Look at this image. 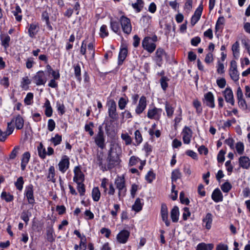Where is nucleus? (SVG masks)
Instances as JSON below:
<instances>
[{
  "mask_svg": "<svg viewBox=\"0 0 250 250\" xmlns=\"http://www.w3.org/2000/svg\"><path fill=\"white\" fill-rule=\"evenodd\" d=\"M24 181L22 177H19L15 183V186L17 189L21 191L23 188Z\"/></svg>",
  "mask_w": 250,
  "mask_h": 250,
  "instance_id": "13d9d810",
  "label": "nucleus"
},
{
  "mask_svg": "<svg viewBox=\"0 0 250 250\" xmlns=\"http://www.w3.org/2000/svg\"><path fill=\"white\" fill-rule=\"evenodd\" d=\"M179 210L177 206H174L170 211V217L172 221L176 223L179 220Z\"/></svg>",
  "mask_w": 250,
  "mask_h": 250,
  "instance_id": "c756f323",
  "label": "nucleus"
},
{
  "mask_svg": "<svg viewBox=\"0 0 250 250\" xmlns=\"http://www.w3.org/2000/svg\"><path fill=\"white\" fill-rule=\"evenodd\" d=\"M162 113L163 109L162 108L156 107H149L147 110L146 116L150 120L159 121L161 119Z\"/></svg>",
  "mask_w": 250,
  "mask_h": 250,
  "instance_id": "423d86ee",
  "label": "nucleus"
},
{
  "mask_svg": "<svg viewBox=\"0 0 250 250\" xmlns=\"http://www.w3.org/2000/svg\"><path fill=\"white\" fill-rule=\"evenodd\" d=\"M181 176V173L180 170L178 169L173 170L171 173V181L172 183L176 182L177 179H180Z\"/></svg>",
  "mask_w": 250,
  "mask_h": 250,
  "instance_id": "603ef678",
  "label": "nucleus"
},
{
  "mask_svg": "<svg viewBox=\"0 0 250 250\" xmlns=\"http://www.w3.org/2000/svg\"><path fill=\"white\" fill-rule=\"evenodd\" d=\"M154 41L149 37L144 38L142 43L143 48L150 53L153 52L156 47V44L154 42Z\"/></svg>",
  "mask_w": 250,
  "mask_h": 250,
  "instance_id": "0eeeda50",
  "label": "nucleus"
},
{
  "mask_svg": "<svg viewBox=\"0 0 250 250\" xmlns=\"http://www.w3.org/2000/svg\"><path fill=\"white\" fill-rule=\"evenodd\" d=\"M33 82L37 85H44L47 79L44 72L40 70L38 71L32 78Z\"/></svg>",
  "mask_w": 250,
  "mask_h": 250,
  "instance_id": "1a4fd4ad",
  "label": "nucleus"
},
{
  "mask_svg": "<svg viewBox=\"0 0 250 250\" xmlns=\"http://www.w3.org/2000/svg\"><path fill=\"white\" fill-rule=\"evenodd\" d=\"M214 247L212 244L201 243L197 245L196 250H212Z\"/></svg>",
  "mask_w": 250,
  "mask_h": 250,
  "instance_id": "ea45409f",
  "label": "nucleus"
},
{
  "mask_svg": "<svg viewBox=\"0 0 250 250\" xmlns=\"http://www.w3.org/2000/svg\"><path fill=\"white\" fill-rule=\"evenodd\" d=\"M94 127V124L93 122H90L88 124L85 125L84 129L86 132H88L90 136H92L94 135V132L92 127Z\"/></svg>",
  "mask_w": 250,
  "mask_h": 250,
  "instance_id": "680f3d73",
  "label": "nucleus"
},
{
  "mask_svg": "<svg viewBox=\"0 0 250 250\" xmlns=\"http://www.w3.org/2000/svg\"><path fill=\"white\" fill-rule=\"evenodd\" d=\"M37 151L39 156L42 159L45 158L46 156V151L45 148L44 147L42 143H40L37 146Z\"/></svg>",
  "mask_w": 250,
  "mask_h": 250,
  "instance_id": "f704fd0d",
  "label": "nucleus"
},
{
  "mask_svg": "<svg viewBox=\"0 0 250 250\" xmlns=\"http://www.w3.org/2000/svg\"><path fill=\"white\" fill-rule=\"evenodd\" d=\"M169 79L164 76H163L160 80L161 86L163 90L166 91L168 87V82Z\"/></svg>",
  "mask_w": 250,
  "mask_h": 250,
  "instance_id": "de8ad7c7",
  "label": "nucleus"
},
{
  "mask_svg": "<svg viewBox=\"0 0 250 250\" xmlns=\"http://www.w3.org/2000/svg\"><path fill=\"white\" fill-rule=\"evenodd\" d=\"M193 105L196 109V112L198 113H201L202 111V108L201 106V103L198 100H194L193 102Z\"/></svg>",
  "mask_w": 250,
  "mask_h": 250,
  "instance_id": "774afa93",
  "label": "nucleus"
},
{
  "mask_svg": "<svg viewBox=\"0 0 250 250\" xmlns=\"http://www.w3.org/2000/svg\"><path fill=\"white\" fill-rule=\"evenodd\" d=\"M128 98L127 97H126V98H124V97L120 98L119 100V101H118L119 108L121 110L124 109L125 108L126 105V104L128 103Z\"/></svg>",
  "mask_w": 250,
  "mask_h": 250,
  "instance_id": "09e8293b",
  "label": "nucleus"
},
{
  "mask_svg": "<svg viewBox=\"0 0 250 250\" xmlns=\"http://www.w3.org/2000/svg\"><path fill=\"white\" fill-rule=\"evenodd\" d=\"M77 184V189L81 196L84 195L85 189L84 185L82 183V182H76Z\"/></svg>",
  "mask_w": 250,
  "mask_h": 250,
  "instance_id": "e2e57ef3",
  "label": "nucleus"
},
{
  "mask_svg": "<svg viewBox=\"0 0 250 250\" xmlns=\"http://www.w3.org/2000/svg\"><path fill=\"white\" fill-rule=\"evenodd\" d=\"M232 51L234 57L236 59H238L239 57V43L238 42H236L232 46Z\"/></svg>",
  "mask_w": 250,
  "mask_h": 250,
  "instance_id": "37998d69",
  "label": "nucleus"
},
{
  "mask_svg": "<svg viewBox=\"0 0 250 250\" xmlns=\"http://www.w3.org/2000/svg\"><path fill=\"white\" fill-rule=\"evenodd\" d=\"M121 153V148L117 145H113L111 146L108 152V154L119 156Z\"/></svg>",
  "mask_w": 250,
  "mask_h": 250,
  "instance_id": "473e14b6",
  "label": "nucleus"
},
{
  "mask_svg": "<svg viewBox=\"0 0 250 250\" xmlns=\"http://www.w3.org/2000/svg\"><path fill=\"white\" fill-rule=\"evenodd\" d=\"M108 31L106 25H103L100 27V36L102 38H104L108 36Z\"/></svg>",
  "mask_w": 250,
  "mask_h": 250,
  "instance_id": "6e6d98bb",
  "label": "nucleus"
},
{
  "mask_svg": "<svg viewBox=\"0 0 250 250\" xmlns=\"http://www.w3.org/2000/svg\"><path fill=\"white\" fill-rule=\"evenodd\" d=\"M1 45L6 49L9 46V42L11 40L10 37L7 34H3L0 36Z\"/></svg>",
  "mask_w": 250,
  "mask_h": 250,
  "instance_id": "4c0bfd02",
  "label": "nucleus"
},
{
  "mask_svg": "<svg viewBox=\"0 0 250 250\" xmlns=\"http://www.w3.org/2000/svg\"><path fill=\"white\" fill-rule=\"evenodd\" d=\"M33 93L29 92L26 94L25 98L24 99V103L26 105H31L33 103Z\"/></svg>",
  "mask_w": 250,
  "mask_h": 250,
  "instance_id": "3c124183",
  "label": "nucleus"
},
{
  "mask_svg": "<svg viewBox=\"0 0 250 250\" xmlns=\"http://www.w3.org/2000/svg\"><path fill=\"white\" fill-rule=\"evenodd\" d=\"M239 164L242 168L248 169L250 167V159L247 156H241L239 159Z\"/></svg>",
  "mask_w": 250,
  "mask_h": 250,
  "instance_id": "b1692460",
  "label": "nucleus"
},
{
  "mask_svg": "<svg viewBox=\"0 0 250 250\" xmlns=\"http://www.w3.org/2000/svg\"><path fill=\"white\" fill-rule=\"evenodd\" d=\"M54 230L52 227L47 228L46 235L47 239L49 242H52L54 240L53 237Z\"/></svg>",
  "mask_w": 250,
  "mask_h": 250,
  "instance_id": "4d7b16f0",
  "label": "nucleus"
},
{
  "mask_svg": "<svg viewBox=\"0 0 250 250\" xmlns=\"http://www.w3.org/2000/svg\"><path fill=\"white\" fill-rule=\"evenodd\" d=\"M155 178V174L152 170H149L145 176V179L149 183H151Z\"/></svg>",
  "mask_w": 250,
  "mask_h": 250,
  "instance_id": "052dcab7",
  "label": "nucleus"
},
{
  "mask_svg": "<svg viewBox=\"0 0 250 250\" xmlns=\"http://www.w3.org/2000/svg\"><path fill=\"white\" fill-rule=\"evenodd\" d=\"M74 176L73 181L75 182H83L84 179V176L81 170L80 166H76L74 168Z\"/></svg>",
  "mask_w": 250,
  "mask_h": 250,
  "instance_id": "6ab92c4d",
  "label": "nucleus"
},
{
  "mask_svg": "<svg viewBox=\"0 0 250 250\" xmlns=\"http://www.w3.org/2000/svg\"><path fill=\"white\" fill-rule=\"evenodd\" d=\"M147 105L146 98L145 96H142L139 100L138 104L135 108V113L137 115H140L146 109Z\"/></svg>",
  "mask_w": 250,
  "mask_h": 250,
  "instance_id": "f8f14e48",
  "label": "nucleus"
},
{
  "mask_svg": "<svg viewBox=\"0 0 250 250\" xmlns=\"http://www.w3.org/2000/svg\"><path fill=\"white\" fill-rule=\"evenodd\" d=\"M56 108L59 114L62 115L65 112V106L62 102L57 101L56 103Z\"/></svg>",
  "mask_w": 250,
  "mask_h": 250,
  "instance_id": "49530a36",
  "label": "nucleus"
},
{
  "mask_svg": "<svg viewBox=\"0 0 250 250\" xmlns=\"http://www.w3.org/2000/svg\"><path fill=\"white\" fill-rule=\"evenodd\" d=\"M203 10V6L201 4L195 10L194 14L191 18L190 23L192 26H194L200 19Z\"/></svg>",
  "mask_w": 250,
  "mask_h": 250,
  "instance_id": "dca6fc26",
  "label": "nucleus"
},
{
  "mask_svg": "<svg viewBox=\"0 0 250 250\" xmlns=\"http://www.w3.org/2000/svg\"><path fill=\"white\" fill-rule=\"evenodd\" d=\"M193 132L191 129L188 126H185L181 132L182 139L185 144H189L192 137Z\"/></svg>",
  "mask_w": 250,
  "mask_h": 250,
  "instance_id": "9d476101",
  "label": "nucleus"
},
{
  "mask_svg": "<svg viewBox=\"0 0 250 250\" xmlns=\"http://www.w3.org/2000/svg\"><path fill=\"white\" fill-rule=\"evenodd\" d=\"M160 214L163 221H164L167 227H169L170 222L168 219V208L166 204H161Z\"/></svg>",
  "mask_w": 250,
  "mask_h": 250,
  "instance_id": "2eb2a0df",
  "label": "nucleus"
},
{
  "mask_svg": "<svg viewBox=\"0 0 250 250\" xmlns=\"http://www.w3.org/2000/svg\"><path fill=\"white\" fill-rule=\"evenodd\" d=\"M106 105L108 107V115L110 120L109 121H105L104 124H105V130L107 133L109 131L108 128L109 126V124L112 125L115 121L119 119V115L117 111V105L116 102L113 100H110L107 101Z\"/></svg>",
  "mask_w": 250,
  "mask_h": 250,
  "instance_id": "f257e3e1",
  "label": "nucleus"
},
{
  "mask_svg": "<svg viewBox=\"0 0 250 250\" xmlns=\"http://www.w3.org/2000/svg\"><path fill=\"white\" fill-rule=\"evenodd\" d=\"M134 139L135 141L134 145L136 146L139 145L143 141L142 135L139 130H136L134 132Z\"/></svg>",
  "mask_w": 250,
  "mask_h": 250,
  "instance_id": "a18cd8bd",
  "label": "nucleus"
},
{
  "mask_svg": "<svg viewBox=\"0 0 250 250\" xmlns=\"http://www.w3.org/2000/svg\"><path fill=\"white\" fill-rule=\"evenodd\" d=\"M229 74L231 79L234 82H237L239 79V74L237 70L236 62L232 61L230 62V67L229 70Z\"/></svg>",
  "mask_w": 250,
  "mask_h": 250,
  "instance_id": "ddd939ff",
  "label": "nucleus"
},
{
  "mask_svg": "<svg viewBox=\"0 0 250 250\" xmlns=\"http://www.w3.org/2000/svg\"><path fill=\"white\" fill-rule=\"evenodd\" d=\"M223 93L226 102L233 105L234 104V100L231 89L229 87H227Z\"/></svg>",
  "mask_w": 250,
  "mask_h": 250,
  "instance_id": "aec40b11",
  "label": "nucleus"
},
{
  "mask_svg": "<svg viewBox=\"0 0 250 250\" xmlns=\"http://www.w3.org/2000/svg\"><path fill=\"white\" fill-rule=\"evenodd\" d=\"M11 121L15 124L17 129L22 128L24 125V120L20 115L14 117Z\"/></svg>",
  "mask_w": 250,
  "mask_h": 250,
  "instance_id": "393cba45",
  "label": "nucleus"
},
{
  "mask_svg": "<svg viewBox=\"0 0 250 250\" xmlns=\"http://www.w3.org/2000/svg\"><path fill=\"white\" fill-rule=\"evenodd\" d=\"M43 107H45L44 113L46 116L47 117H51L53 113V109L49 100L46 99Z\"/></svg>",
  "mask_w": 250,
  "mask_h": 250,
  "instance_id": "2f4dec72",
  "label": "nucleus"
},
{
  "mask_svg": "<svg viewBox=\"0 0 250 250\" xmlns=\"http://www.w3.org/2000/svg\"><path fill=\"white\" fill-rule=\"evenodd\" d=\"M236 149L239 155H242L244 151V145L243 143L239 142L236 144Z\"/></svg>",
  "mask_w": 250,
  "mask_h": 250,
  "instance_id": "69168bd1",
  "label": "nucleus"
},
{
  "mask_svg": "<svg viewBox=\"0 0 250 250\" xmlns=\"http://www.w3.org/2000/svg\"><path fill=\"white\" fill-rule=\"evenodd\" d=\"M133 9L137 13L141 12L144 7V2L143 0H137L135 3L131 4Z\"/></svg>",
  "mask_w": 250,
  "mask_h": 250,
  "instance_id": "58836bf2",
  "label": "nucleus"
},
{
  "mask_svg": "<svg viewBox=\"0 0 250 250\" xmlns=\"http://www.w3.org/2000/svg\"><path fill=\"white\" fill-rule=\"evenodd\" d=\"M74 68L75 76L78 81L80 82L82 80L81 78V69L79 63L74 64L73 65Z\"/></svg>",
  "mask_w": 250,
  "mask_h": 250,
  "instance_id": "e433bc0d",
  "label": "nucleus"
},
{
  "mask_svg": "<svg viewBox=\"0 0 250 250\" xmlns=\"http://www.w3.org/2000/svg\"><path fill=\"white\" fill-rule=\"evenodd\" d=\"M1 198L2 200H5L7 202H10L13 200L14 196L10 193H7L3 191L1 194Z\"/></svg>",
  "mask_w": 250,
  "mask_h": 250,
  "instance_id": "8fccbe9b",
  "label": "nucleus"
},
{
  "mask_svg": "<svg viewBox=\"0 0 250 250\" xmlns=\"http://www.w3.org/2000/svg\"><path fill=\"white\" fill-rule=\"evenodd\" d=\"M30 153L28 151L24 152L22 155L21 165V169L22 170H25V167L30 160Z\"/></svg>",
  "mask_w": 250,
  "mask_h": 250,
  "instance_id": "a878e982",
  "label": "nucleus"
},
{
  "mask_svg": "<svg viewBox=\"0 0 250 250\" xmlns=\"http://www.w3.org/2000/svg\"><path fill=\"white\" fill-rule=\"evenodd\" d=\"M110 27L115 33H118L120 31V26L118 22L111 19L110 21Z\"/></svg>",
  "mask_w": 250,
  "mask_h": 250,
  "instance_id": "79ce46f5",
  "label": "nucleus"
},
{
  "mask_svg": "<svg viewBox=\"0 0 250 250\" xmlns=\"http://www.w3.org/2000/svg\"><path fill=\"white\" fill-rule=\"evenodd\" d=\"M127 54V50L126 48H123L120 49L118 56V65H121L123 64Z\"/></svg>",
  "mask_w": 250,
  "mask_h": 250,
  "instance_id": "7c9ffc66",
  "label": "nucleus"
},
{
  "mask_svg": "<svg viewBox=\"0 0 250 250\" xmlns=\"http://www.w3.org/2000/svg\"><path fill=\"white\" fill-rule=\"evenodd\" d=\"M80 53L84 56L87 60L88 58L94 60L95 58V45L93 42H89L87 45L85 41H83L80 48Z\"/></svg>",
  "mask_w": 250,
  "mask_h": 250,
  "instance_id": "f03ea898",
  "label": "nucleus"
},
{
  "mask_svg": "<svg viewBox=\"0 0 250 250\" xmlns=\"http://www.w3.org/2000/svg\"><path fill=\"white\" fill-rule=\"evenodd\" d=\"M24 196L26 198L28 204L33 205L35 203L34 196V187L32 184H29L25 187Z\"/></svg>",
  "mask_w": 250,
  "mask_h": 250,
  "instance_id": "6e6552de",
  "label": "nucleus"
},
{
  "mask_svg": "<svg viewBox=\"0 0 250 250\" xmlns=\"http://www.w3.org/2000/svg\"><path fill=\"white\" fill-rule=\"evenodd\" d=\"M31 83V80L29 79L27 76L24 77L22 78L21 83V87L25 90H27L29 88V84Z\"/></svg>",
  "mask_w": 250,
  "mask_h": 250,
  "instance_id": "a19ab883",
  "label": "nucleus"
},
{
  "mask_svg": "<svg viewBox=\"0 0 250 250\" xmlns=\"http://www.w3.org/2000/svg\"><path fill=\"white\" fill-rule=\"evenodd\" d=\"M96 145L100 148L103 149L105 146V136L102 125L98 127V132L94 137Z\"/></svg>",
  "mask_w": 250,
  "mask_h": 250,
  "instance_id": "20e7f679",
  "label": "nucleus"
},
{
  "mask_svg": "<svg viewBox=\"0 0 250 250\" xmlns=\"http://www.w3.org/2000/svg\"><path fill=\"white\" fill-rule=\"evenodd\" d=\"M231 188V185L228 182H225L221 187V189L225 193H228Z\"/></svg>",
  "mask_w": 250,
  "mask_h": 250,
  "instance_id": "0e129e2a",
  "label": "nucleus"
},
{
  "mask_svg": "<svg viewBox=\"0 0 250 250\" xmlns=\"http://www.w3.org/2000/svg\"><path fill=\"white\" fill-rule=\"evenodd\" d=\"M104 155L103 153L97 154L96 158V163L103 171L107 170V166L103 164Z\"/></svg>",
  "mask_w": 250,
  "mask_h": 250,
  "instance_id": "c85d7f7f",
  "label": "nucleus"
},
{
  "mask_svg": "<svg viewBox=\"0 0 250 250\" xmlns=\"http://www.w3.org/2000/svg\"><path fill=\"white\" fill-rule=\"evenodd\" d=\"M165 110L167 116L169 118L172 117L174 112V108L168 103H166L165 104Z\"/></svg>",
  "mask_w": 250,
  "mask_h": 250,
  "instance_id": "864d4df0",
  "label": "nucleus"
},
{
  "mask_svg": "<svg viewBox=\"0 0 250 250\" xmlns=\"http://www.w3.org/2000/svg\"><path fill=\"white\" fill-rule=\"evenodd\" d=\"M212 215L210 213H208L205 217H203V226H204L206 229H210L211 228V225L213 220Z\"/></svg>",
  "mask_w": 250,
  "mask_h": 250,
  "instance_id": "5701e85b",
  "label": "nucleus"
},
{
  "mask_svg": "<svg viewBox=\"0 0 250 250\" xmlns=\"http://www.w3.org/2000/svg\"><path fill=\"white\" fill-rule=\"evenodd\" d=\"M14 130V126L13 122L11 121L10 122H8L7 129L5 131V132H6L7 135L9 136L11 134L13 133Z\"/></svg>",
  "mask_w": 250,
  "mask_h": 250,
  "instance_id": "338daca9",
  "label": "nucleus"
},
{
  "mask_svg": "<svg viewBox=\"0 0 250 250\" xmlns=\"http://www.w3.org/2000/svg\"><path fill=\"white\" fill-rule=\"evenodd\" d=\"M62 141V137L58 134H56L54 137H52L50 139L51 142L55 146L60 144Z\"/></svg>",
  "mask_w": 250,
  "mask_h": 250,
  "instance_id": "5fc2aeb1",
  "label": "nucleus"
},
{
  "mask_svg": "<svg viewBox=\"0 0 250 250\" xmlns=\"http://www.w3.org/2000/svg\"><path fill=\"white\" fill-rule=\"evenodd\" d=\"M101 197V192L98 187H94L92 191V197L95 202H98Z\"/></svg>",
  "mask_w": 250,
  "mask_h": 250,
  "instance_id": "c03bdc74",
  "label": "nucleus"
},
{
  "mask_svg": "<svg viewBox=\"0 0 250 250\" xmlns=\"http://www.w3.org/2000/svg\"><path fill=\"white\" fill-rule=\"evenodd\" d=\"M40 30V27L38 23H31L29 25L28 28V33L29 36L31 38H34Z\"/></svg>",
  "mask_w": 250,
  "mask_h": 250,
  "instance_id": "4be33fe9",
  "label": "nucleus"
},
{
  "mask_svg": "<svg viewBox=\"0 0 250 250\" xmlns=\"http://www.w3.org/2000/svg\"><path fill=\"white\" fill-rule=\"evenodd\" d=\"M69 158L67 155H63L58 165V169L62 173H64L69 168Z\"/></svg>",
  "mask_w": 250,
  "mask_h": 250,
  "instance_id": "9b49d317",
  "label": "nucleus"
},
{
  "mask_svg": "<svg viewBox=\"0 0 250 250\" xmlns=\"http://www.w3.org/2000/svg\"><path fill=\"white\" fill-rule=\"evenodd\" d=\"M204 102L208 106L213 108L215 107L214 98L211 92H208L204 95Z\"/></svg>",
  "mask_w": 250,
  "mask_h": 250,
  "instance_id": "412c9836",
  "label": "nucleus"
},
{
  "mask_svg": "<svg viewBox=\"0 0 250 250\" xmlns=\"http://www.w3.org/2000/svg\"><path fill=\"white\" fill-rule=\"evenodd\" d=\"M144 205V200L140 198H137L132 206V209L137 212H138L142 209Z\"/></svg>",
  "mask_w": 250,
  "mask_h": 250,
  "instance_id": "bb28decb",
  "label": "nucleus"
},
{
  "mask_svg": "<svg viewBox=\"0 0 250 250\" xmlns=\"http://www.w3.org/2000/svg\"><path fill=\"white\" fill-rule=\"evenodd\" d=\"M165 55H166V52L163 48H158L157 49L153 60L158 66L161 67L162 66L163 58Z\"/></svg>",
  "mask_w": 250,
  "mask_h": 250,
  "instance_id": "4468645a",
  "label": "nucleus"
},
{
  "mask_svg": "<svg viewBox=\"0 0 250 250\" xmlns=\"http://www.w3.org/2000/svg\"><path fill=\"white\" fill-rule=\"evenodd\" d=\"M119 21L123 32L126 35L130 34L132 31L130 20L127 17L123 15L120 17Z\"/></svg>",
  "mask_w": 250,
  "mask_h": 250,
  "instance_id": "39448f33",
  "label": "nucleus"
},
{
  "mask_svg": "<svg viewBox=\"0 0 250 250\" xmlns=\"http://www.w3.org/2000/svg\"><path fill=\"white\" fill-rule=\"evenodd\" d=\"M121 137L125 142L126 145H129L132 143V138L127 133H122Z\"/></svg>",
  "mask_w": 250,
  "mask_h": 250,
  "instance_id": "bf43d9fd",
  "label": "nucleus"
},
{
  "mask_svg": "<svg viewBox=\"0 0 250 250\" xmlns=\"http://www.w3.org/2000/svg\"><path fill=\"white\" fill-rule=\"evenodd\" d=\"M21 9L19 5H16L15 10L12 11V13L15 17L16 20L20 22L22 20V16L21 15Z\"/></svg>",
  "mask_w": 250,
  "mask_h": 250,
  "instance_id": "72a5a7b5",
  "label": "nucleus"
},
{
  "mask_svg": "<svg viewBox=\"0 0 250 250\" xmlns=\"http://www.w3.org/2000/svg\"><path fill=\"white\" fill-rule=\"evenodd\" d=\"M130 236V232L126 229H123L120 231L117 235L116 239L120 244L126 243Z\"/></svg>",
  "mask_w": 250,
  "mask_h": 250,
  "instance_id": "f3484780",
  "label": "nucleus"
},
{
  "mask_svg": "<svg viewBox=\"0 0 250 250\" xmlns=\"http://www.w3.org/2000/svg\"><path fill=\"white\" fill-rule=\"evenodd\" d=\"M55 169L54 166H50L48 169V175L47 178L48 181H51L53 183L56 182L55 178Z\"/></svg>",
  "mask_w": 250,
  "mask_h": 250,
  "instance_id": "c9c22d12",
  "label": "nucleus"
},
{
  "mask_svg": "<svg viewBox=\"0 0 250 250\" xmlns=\"http://www.w3.org/2000/svg\"><path fill=\"white\" fill-rule=\"evenodd\" d=\"M115 185L118 190V196L119 200L123 199L126 195L127 188L125 181L123 176H118L115 179Z\"/></svg>",
  "mask_w": 250,
  "mask_h": 250,
  "instance_id": "7ed1b4c3",
  "label": "nucleus"
},
{
  "mask_svg": "<svg viewBox=\"0 0 250 250\" xmlns=\"http://www.w3.org/2000/svg\"><path fill=\"white\" fill-rule=\"evenodd\" d=\"M211 198L216 203L223 201V194L219 188H216L214 190L211 195Z\"/></svg>",
  "mask_w": 250,
  "mask_h": 250,
  "instance_id": "cd10ccee",
  "label": "nucleus"
},
{
  "mask_svg": "<svg viewBox=\"0 0 250 250\" xmlns=\"http://www.w3.org/2000/svg\"><path fill=\"white\" fill-rule=\"evenodd\" d=\"M121 161L119 156L108 154L107 167L108 170L113 168Z\"/></svg>",
  "mask_w": 250,
  "mask_h": 250,
  "instance_id": "a211bd4d",
  "label": "nucleus"
}]
</instances>
